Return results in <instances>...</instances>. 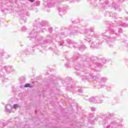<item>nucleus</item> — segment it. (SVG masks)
<instances>
[{
	"label": "nucleus",
	"mask_w": 128,
	"mask_h": 128,
	"mask_svg": "<svg viewBox=\"0 0 128 128\" xmlns=\"http://www.w3.org/2000/svg\"><path fill=\"white\" fill-rule=\"evenodd\" d=\"M72 24H76L78 22H76V21L74 20V21H72Z\"/></svg>",
	"instance_id": "obj_40"
},
{
	"label": "nucleus",
	"mask_w": 128,
	"mask_h": 128,
	"mask_svg": "<svg viewBox=\"0 0 128 128\" xmlns=\"http://www.w3.org/2000/svg\"><path fill=\"white\" fill-rule=\"evenodd\" d=\"M106 34L108 36V33H106Z\"/></svg>",
	"instance_id": "obj_47"
},
{
	"label": "nucleus",
	"mask_w": 128,
	"mask_h": 128,
	"mask_svg": "<svg viewBox=\"0 0 128 128\" xmlns=\"http://www.w3.org/2000/svg\"><path fill=\"white\" fill-rule=\"evenodd\" d=\"M100 118H102V124L104 125V128H122L124 126L120 122H117L116 121H113L110 123H108V120L114 118V113H107L105 115H97V118H94V120H98V117Z\"/></svg>",
	"instance_id": "obj_4"
},
{
	"label": "nucleus",
	"mask_w": 128,
	"mask_h": 128,
	"mask_svg": "<svg viewBox=\"0 0 128 128\" xmlns=\"http://www.w3.org/2000/svg\"><path fill=\"white\" fill-rule=\"evenodd\" d=\"M94 116V114L90 113L88 114V118H92Z\"/></svg>",
	"instance_id": "obj_29"
},
{
	"label": "nucleus",
	"mask_w": 128,
	"mask_h": 128,
	"mask_svg": "<svg viewBox=\"0 0 128 128\" xmlns=\"http://www.w3.org/2000/svg\"><path fill=\"white\" fill-rule=\"evenodd\" d=\"M54 0H44V2H46V4L48 8H52V2H51Z\"/></svg>",
	"instance_id": "obj_16"
},
{
	"label": "nucleus",
	"mask_w": 128,
	"mask_h": 128,
	"mask_svg": "<svg viewBox=\"0 0 128 128\" xmlns=\"http://www.w3.org/2000/svg\"><path fill=\"white\" fill-rule=\"evenodd\" d=\"M48 24L46 21H40V19L35 20L33 24V30L29 33V38L30 40H36V44H40V46H46L48 44L50 40H44V37L40 35H38V32H44V27Z\"/></svg>",
	"instance_id": "obj_3"
},
{
	"label": "nucleus",
	"mask_w": 128,
	"mask_h": 128,
	"mask_svg": "<svg viewBox=\"0 0 128 128\" xmlns=\"http://www.w3.org/2000/svg\"><path fill=\"white\" fill-rule=\"evenodd\" d=\"M10 54L7 55L6 58H10Z\"/></svg>",
	"instance_id": "obj_42"
},
{
	"label": "nucleus",
	"mask_w": 128,
	"mask_h": 128,
	"mask_svg": "<svg viewBox=\"0 0 128 128\" xmlns=\"http://www.w3.org/2000/svg\"><path fill=\"white\" fill-rule=\"evenodd\" d=\"M20 88H32V85H30V84L27 83L24 86L22 85Z\"/></svg>",
	"instance_id": "obj_22"
},
{
	"label": "nucleus",
	"mask_w": 128,
	"mask_h": 128,
	"mask_svg": "<svg viewBox=\"0 0 128 128\" xmlns=\"http://www.w3.org/2000/svg\"><path fill=\"white\" fill-rule=\"evenodd\" d=\"M66 42L67 44H68L72 46V47L74 48H78V50H80V52H82V50H84L86 48V46L80 44L78 43L74 42V40H71L70 39H67L66 40Z\"/></svg>",
	"instance_id": "obj_9"
},
{
	"label": "nucleus",
	"mask_w": 128,
	"mask_h": 128,
	"mask_svg": "<svg viewBox=\"0 0 128 128\" xmlns=\"http://www.w3.org/2000/svg\"><path fill=\"white\" fill-rule=\"evenodd\" d=\"M80 42L81 44H82V40H80Z\"/></svg>",
	"instance_id": "obj_44"
},
{
	"label": "nucleus",
	"mask_w": 128,
	"mask_h": 128,
	"mask_svg": "<svg viewBox=\"0 0 128 128\" xmlns=\"http://www.w3.org/2000/svg\"><path fill=\"white\" fill-rule=\"evenodd\" d=\"M22 128H28V125L26 124Z\"/></svg>",
	"instance_id": "obj_38"
},
{
	"label": "nucleus",
	"mask_w": 128,
	"mask_h": 128,
	"mask_svg": "<svg viewBox=\"0 0 128 128\" xmlns=\"http://www.w3.org/2000/svg\"><path fill=\"white\" fill-rule=\"evenodd\" d=\"M94 38V40H92L90 39L84 38V42H89V44H90V48L92 50H94V48H102V44L104 42V40H106V37L104 36L102 38Z\"/></svg>",
	"instance_id": "obj_7"
},
{
	"label": "nucleus",
	"mask_w": 128,
	"mask_h": 128,
	"mask_svg": "<svg viewBox=\"0 0 128 128\" xmlns=\"http://www.w3.org/2000/svg\"><path fill=\"white\" fill-rule=\"evenodd\" d=\"M16 118H11L10 120V122H12L14 124L12 125V126H6V123H2V122H0V128H20V124H16V122L15 120Z\"/></svg>",
	"instance_id": "obj_10"
},
{
	"label": "nucleus",
	"mask_w": 128,
	"mask_h": 128,
	"mask_svg": "<svg viewBox=\"0 0 128 128\" xmlns=\"http://www.w3.org/2000/svg\"><path fill=\"white\" fill-rule=\"evenodd\" d=\"M90 110L91 112H96V108L95 107H90Z\"/></svg>",
	"instance_id": "obj_28"
},
{
	"label": "nucleus",
	"mask_w": 128,
	"mask_h": 128,
	"mask_svg": "<svg viewBox=\"0 0 128 128\" xmlns=\"http://www.w3.org/2000/svg\"><path fill=\"white\" fill-rule=\"evenodd\" d=\"M68 62L69 64L66 63L65 66L70 68V64H72L76 70V74L82 78V80H88L90 78H92L93 80H98L100 78V76H96L94 73L90 74L92 68L88 67L90 62V58L88 54L80 55L78 52H74L72 58L68 60Z\"/></svg>",
	"instance_id": "obj_1"
},
{
	"label": "nucleus",
	"mask_w": 128,
	"mask_h": 128,
	"mask_svg": "<svg viewBox=\"0 0 128 128\" xmlns=\"http://www.w3.org/2000/svg\"><path fill=\"white\" fill-rule=\"evenodd\" d=\"M28 2H34V0H28Z\"/></svg>",
	"instance_id": "obj_39"
},
{
	"label": "nucleus",
	"mask_w": 128,
	"mask_h": 128,
	"mask_svg": "<svg viewBox=\"0 0 128 128\" xmlns=\"http://www.w3.org/2000/svg\"><path fill=\"white\" fill-rule=\"evenodd\" d=\"M103 100L100 96H96V104H102Z\"/></svg>",
	"instance_id": "obj_19"
},
{
	"label": "nucleus",
	"mask_w": 128,
	"mask_h": 128,
	"mask_svg": "<svg viewBox=\"0 0 128 128\" xmlns=\"http://www.w3.org/2000/svg\"><path fill=\"white\" fill-rule=\"evenodd\" d=\"M101 88H104V85H101Z\"/></svg>",
	"instance_id": "obj_43"
},
{
	"label": "nucleus",
	"mask_w": 128,
	"mask_h": 128,
	"mask_svg": "<svg viewBox=\"0 0 128 128\" xmlns=\"http://www.w3.org/2000/svg\"><path fill=\"white\" fill-rule=\"evenodd\" d=\"M112 8H114L115 10H118V12H120V5L118 4H116L113 3L112 6Z\"/></svg>",
	"instance_id": "obj_15"
},
{
	"label": "nucleus",
	"mask_w": 128,
	"mask_h": 128,
	"mask_svg": "<svg viewBox=\"0 0 128 128\" xmlns=\"http://www.w3.org/2000/svg\"><path fill=\"white\" fill-rule=\"evenodd\" d=\"M32 50H30V48H28L26 50V52H28L29 54H32L34 52V50L32 49Z\"/></svg>",
	"instance_id": "obj_25"
},
{
	"label": "nucleus",
	"mask_w": 128,
	"mask_h": 128,
	"mask_svg": "<svg viewBox=\"0 0 128 128\" xmlns=\"http://www.w3.org/2000/svg\"><path fill=\"white\" fill-rule=\"evenodd\" d=\"M20 84H24L26 82V78L22 76L19 78Z\"/></svg>",
	"instance_id": "obj_21"
},
{
	"label": "nucleus",
	"mask_w": 128,
	"mask_h": 128,
	"mask_svg": "<svg viewBox=\"0 0 128 128\" xmlns=\"http://www.w3.org/2000/svg\"><path fill=\"white\" fill-rule=\"evenodd\" d=\"M119 42L120 46H126L128 48V42L126 40H120Z\"/></svg>",
	"instance_id": "obj_14"
},
{
	"label": "nucleus",
	"mask_w": 128,
	"mask_h": 128,
	"mask_svg": "<svg viewBox=\"0 0 128 128\" xmlns=\"http://www.w3.org/2000/svg\"><path fill=\"white\" fill-rule=\"evenodd\" d=\"M21 12H24V10H22Z\"/></svg>",
	"instance_id": "obj_46"
},
{
	"label": "nucleus",
	"mask_w": 128,
	"mask_h": 128,
	"mask_svg": "<svg viewBox=\"0 0 128 128\" xmlns=\"http://www.w3.org/2000/svg\"><path fill=\"white\" fill-rule=\"evenodd\" d=\"M58 46H66V44L64 43V40H61L58 42Z\"/></svg>",
	"instance_id": "obj_18"
},
{
	"label": "nucleus",
	"mask_w": 128,
	"mask_h": 128,
	"mask_svg": "<svg viewBox=\"0 0 128 128\" xmlns=\"http://www.w3.org/2000/svg\"><path fill=\"white\" fill-rule=\"evenodd\" d=\"M26 54H28V53H26Z\"/></svg>",
	"instance_id": "obj_48"
},
{
	"label": "nucleus",
	"mask_w": 128,
	"mask_h": 128,
	"mask_svg": "<svg viewBox=\"0 0 128 128\" xmlns=\"http://www.w3.org/2000/svg\"><path fill=\"white\" fill-rule=\"evenodd\" d=\"M4 76V73H2V72L0 71V78H2Z\"/></svg>",
	"instance_id": "obj_34"
},
{
	"label": "nucleus",
	"mask_w": 128,
	"mask_h": 128,
	"mask_svg": "<svg viewBox=\"0 0 128 128\" xmlns=\"http://www.w3.org/2000/svg\"><path fill=\"white\" fill-rule=\"evenodd\" d=\"M5 110L10 114L12 112V106L10 104H8L5 106Z\"/></svg>",
	"instance_id": "obj_13"
},
{
	"label": "nucleus",
	"mask_w": 128,
	"mask_h": 128,
	"mask_svg": "<svg viewBox=\"0 0 128 128\" xmlns=\"http://www.w3.org/2000/svg\"><path fill=\"white\" fill-rule=\"evenodd\" d=\"M18 108V104H14L13 106V108Z\"/></svg>",
	"instance_id": "obj_32"
},
{
	"label": "nucleus",
	"mask_w": 128,
	"mask_h": 128,
	"mask_svg": "<svg viewBox=\"0 0 128 128\" xmlns=\"http://www.w3.org/2000/svg\"><path fill=\"white\" fill-rule=\"evenodd\" d=\"M50 72H52V70H47L46 74H50Z\"/></svg>",
	"instance_id": "obj_35"
},
{
	"label": "nucleus",
	"mask_w": 128,
	"mask_h": 128,
	"mask_svg": "<svg viewBox=\"0 0 128 128\" xmlns=\"http://www.w3.org/2000/svg\"><path fill=\"white\" fill-rule=\"evenodd\" d=\"M66 90L72 92L73 94H82V88L76 86L74 88V83L72 78L68 77L66 79Z\"/></svg>",
	"instance_id": "obj_6"
},
{
	"label": "nucleus",
	"mask_w": 128,
	"mask_h": 128,
	"mask_svg": "<svg viewBox=\"0 0 128 128\" xmlns=\"http://www.w3.org/2000/svg\"><path fill=\"white\" fill-rule=\"evenodd\" d=\"M65 58H66V57H65Z\"/></svg>",
	"instance_id": "obj_49"
},
{
	"label": "nucleus",
	"mask_w": 128,
	"mask_h": 128,
	"mask_svg": "<svg viewBox=\"0 0 128 128\" xmlns=\"http://www.w3.org/2000/svg\"><path fill=\"white\" fill-rule=\"evenodd\" d=\"M106 4H108V3H106Z\"/></svg>",
	"instance_id": "obj_50"
},
{
	"label": "nucleus",
	"mask_w": 128,
	"mask_h": 128,
	"mask_svg": "<svg viewBox=\"0 0 128 128\" xmlns=\"http://www.w3.org/2000/svg\"><path fill=\"white\" fill-rule=\"evenodd\" d=\"M56 77H54L53 78H52V79L51 80H50V82H51V80H54V82H58V79H57L56 80H55Z\"/></svg>",
	"instance_id": "obj_33"
},
{
	"label": "nucleus",
	"mask_w": 128,
	"mask_h": 128,
	"mask_svg": "<svg viewBox=\"0 0 128 128\" xmlns=\"http://www.w3.org/2000/svg\"><path fill=\"white\" fill-rule=\"evenodd\" d=\"M118 0V2H124V0Z\"/></svg>",
	"instance_id": "obj_37"
},
{
	"label": "nucleus",
	"mask_w": 128,
	"mask_h": 128,
	"mask_svg": "<svg viewBox=\"0 0 128 128\" xmlns=\"http://www.w3.org/2000/svg\"><path fill=\"white\" fill-rule=\"evenodd\" d=\"M26 30H28V28H26V27L24 26H22L20 29L21 32H26Z\"/></svg>",
	"instance_id": "obj_24"
},
{
	"label": "nucleus",
	"mask_w": 128,
	"mask_h": 128,
	"mask_svg": "<svg viewBox=\"0 0 128 128\" xmlns=\"http://www.w3.org/2000/svg\"><path fill=\"white\" fill-rule=\"evenodd\" d=\"M36 6H40V2L38 1V2H36Z\"/></svg>",
	"instance_id": "obj_36"
},
{
	"label": "nucleus",
	"mask_w": 128,
	"mask_h": 128,
	"mask_svg": "<svg viewBox=\"0 0 128 128\" xmlns=\"http://www.w3.org/2000/svg\"><path fill=\"white\" fill-rule=\"evenodd\" d=\"M19 16H20V18L19 20V22L20 24H26V13L20 14Z\"/></svg>",
	"instance_id": "obj_11"
},
{
	"label": "nucleus",
	"mask_w": 128,
	"mask_h": 128,
	"mask_svg": "<svg viewBox=\"0 0 128 128\" xmlns=\"http://www.w3.org/2000/svg\"><path fill=\"white\" fill-rule=\"evenodd\" d=\"M16 0H0V8L1 12L6 14L8 11L10 10V7L12 6V4H15Z\"/></svg>",
	"instance_id": "obj_8"
},
{
	"label": "nucleus",
	"mask_w": 128,
	"mask_h": 128,
	"mask_svg": "<svg viewBox=\"0 0 128 128\" xmlns=\"http://www.w3.org/2000/svg\"><path fill=\"white\" fill-rule=\"evenodd\" d=\"M107 80H108V79L106 78V77H103V78H102L101 81H102V82H106Z\"/></svg>",
	"instance_id": "obj_30"
},
{
	"label": "nucleus",
	"mask_w": 128,
	"mask_h": 128,
	"mask_svg": "<svg viewBox=\"0 0 128 128\" xmlns=\"http://www.w3.org/2000/svg\"><path fill=\"white\" fill-rule=\"evenodd\" d=\"M62 32L59 34V36H76L78 33L86 34L88 36L84 38L88 40H92V38H100V36L98 33H96L94 30V28L92 27L89 29H84L80 26H78L74 24L69 26L68 28L62 27Z\"/></svg>",
	"instance_id": "obj_2"
},
{
	"label": "nucleus",
	"mask_w": 128,
	"mask_h": 128,
	"mask_svg": "<svg viewBox=\"0 0 128 128\" xmlns=\"http://www.w3.org/2000/svg\"><path fill=\"white\" fill-rule=\"evenodd\" d=\"M88 100L90 102H94L96 104V96H92L89 98Z\"/></svg>",
	"instance_id": "obj_17"
},
{
	"label": "nucleus",
	"mask_w": 128,
	"mask_h": 128,
	"mask_svg": "<svg viewBox=\"0 0 128 128\" xmlns=\"http://www.w3.org/2000/svg\"><path fill=\"white\" fill-rule=\"evenodd\" d=\"M60 16H62L64 14V8L63 6L60 7L58 8Z\"/></svg>",
	"instance_id": "obj_20"
},
{
	"label": "nucleus",
	"mask_w": 128,
	"mask_h": 128,
	"mask_svg": "<svg viewBox=\"0 0 128 128\" xmlns=\"http://www.w3.org/2000/svg\"><path fill=\"white\" fill-rule=\"evenodd\" d=\"M3 68L6 71L7 74H10L12 72H14V68L10 66H6L3 67Z\"/></svg>",
	"instance_id": "obj_12"
},
{
	"label": "nucleus",
	"mask_w": 128,
	"mask_h": 128,
	"mask_svg": "<svg viewBox=\"0 0 128 128\" xmlns=\"http://www.w3.org/2000/svg\"><path fill=\"white\" fill-rule=\"evenodd\" d=\"M96 66H98L99 68H100L102 66H104V64L102 62H98L96 64Z\"/></svg>",
	"instance_id": "obj_27"
},
{
	"label": "nucleus",
	"mask_w": 128,
	"mask_h": 128,
	"mask_svg": "<svg viewBox=\"0 0 128 128\" xmlns=\"http://www.w3.org/2000/svg\"><path fill=\"white\" fill-rule=\"evenodd\" d=\"M46 36H47V38H51L50 35H48Z\"/></svg>",
	"instance_id": "obj_41"
},
{
	"label": "nucleus",
	"mask_w": 128,
	"mask_h": 128,
	"mask_svg": "<svg viewBox=\"0 0 128 128\" xmlns=\"http://www.w3.org/2000/svg\"><path fill=\"white\" fill-rule=\"evenodd\" d=\"M84 124V120H82V123H80V122L76 123L77 126H80V128H82V126H83Z\"/></svg>",
	"instance_id": "obj_23"
},
{
	"label": "nucleus",
	"mask_w": 128,
	"mask_h": 128,
	"mask_svg": "<svg viewBox=\"0 0 128 128\" xmlns=\"http://www.w3.org/2000/svg\"><path fill=\"white\" fill-rule=\"evenodd\" d=\"M108 26V30H106V32H108L110 36H108L104 35V33L102 34V35L100 36V38H104L106 36V39H104V42L106 40L107 44L109 45L110 48H113L114 46V42L117 36H120V34H122V28H119L118 30H116L112 27L110 26L109 25H107Z\"/></svg>",
	"instance_id": "obj_5"
},
{
	"label": "nucleus",
	"mask_w": 128,
	"mask_h": 128,
	"mask_svg": "<svg viewBox=\"0 0 128 128\" xmlns=\"http://www.w3.org/2000/svg\"><path fill=\"white\" fill-rule=\"evenodd\" d=\"M100 62H101V63L104 64H106V60L104 58H102L100 59Z\"/></svg>",
	"instance_id": "obj_26"
},
{
	"label": "nucleus",
	"mask_w": 128,
	"mask_h": 128,
	"mask_svg": "<svg viewBox=\"0 0 128 128\" xmlns=\"http://www.w3.org/2000/svg\"><path fill=\"white\" fill-rule=\"evenodd\" d=\"M68 102H69L70 104H72V102H70V100H69Z\"/></svg>",
	"instance_id": "obj_45"
},
{
	"label": "nucleus",
	"mask_w": 128,
	"mask_h": 128,
	"mask_svg": "<svg viewBox=\"0 0 128 128\" xmlns=\"http://www.w3.org/2000/svg\"><path fill=\"white\" fill-rule=\"evenodd\" d=\"M48 32H50V34H51L52 32V28H48Z\"/></svg>",
	"instance_id": "obj_31"
}]
</instances>
